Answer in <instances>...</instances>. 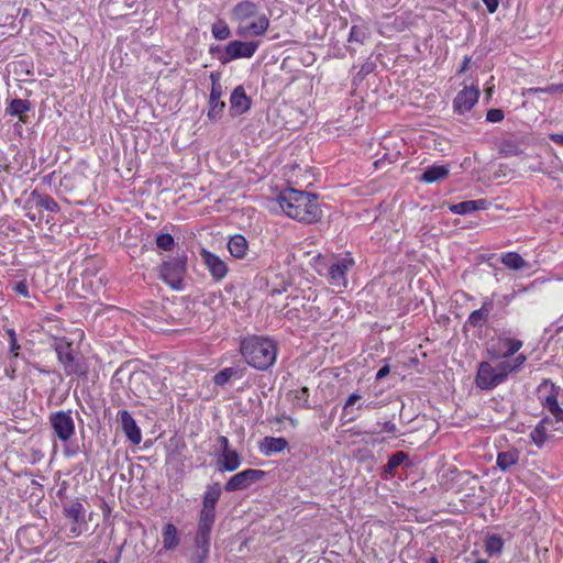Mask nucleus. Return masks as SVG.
<instances>
[{"instance_id": "1", "label": "nucleus", "mask_w": 563, "mask_h": 563, "mask_svg": "<svg viewBox=\"0 0 563 563\" xmlns=\"http://www.w3.org/2000/svg\"><path fill=\"white\" fill-rule=\"evenodd\" d=\"M277 203L292 219L312 223L321 218V209L316 195L288 188L279 194Z\"/></svg>"}, {"instance_id": "2", "label": "nucleus", "mask_w": 563, "mask_h": 563, "mask_svg": "<svg viewBox=\"0 0 563 563\" xmlns=\"http://www.w3.org/2000/svg\"><path fill=\"white\" fill-rule=\"evenodd\" d=\"M231 21L235 24L236 35L244 38L263 36L269 27L268 16L257 3L247 0L233 7Z\"/></svg>"}, {"instance_id": "3", "label": "nucleus", "mask_w": 563, "mask_h": 563, "mask_svg": "<svg viewBox=\"0 0 563 563\" xmlns=\"http://www.w3.org/2000/svg\"><path fill=\"white\" fill-rule=\"evenodd\" d=\"M241 353L250 366L264 371L275 363L277 344L268 338L251 336L242 341Z\"/></svg>"}, {"instance_id": "4", "label": "nucleus", "mask_w": 563, "mask_h": 563, "mask_svg": "<svg viewBox=\"0 0 563 563\" xmlns=\"http://www.w3.org/2000/svg\"><path fill=\"white\" fill-rule=\"evenodd\" d=\"M355 262L350 254L334 258L330 264L325 263L324 257L318 255L313 257V267L321 276H325L333 287L339 289L347 285L346 274L352 269Z\"/></svg>"}, {"instance_id": "5", "label": "nucleus", "mask_w": 563, "mask_h": 563, "mask_svg": "<svg viewBox=\"0 0 563 563\" xmlns=\"http://www.w3.org/2000/svg\"><path fill=\"white\" fill-rule=\"evenodd\" d=\"M509 375V367L499 362L493 365L489 362H482L476 375V385L481 389H493L504 383Z\"/></svg>"}, {"instance_id": "6", "label": "nucleus", "mask_w": 563, "mask_h": 563, "mask_svg": "<svg viewBox=\"0 0 563 563\" xmlns=\"http://www.w3.org/2000/svg\"><path fill=\"white\" fill-rule=\"evenodd\" d=\"M257 48L258 44L255 42L231 41L219 56V60L222 64H228L239 58H251L256 53Z\"/></svg>"}, {"instance_id": "7", "label": "nucleus", "mask_w": 563, "mask_h": 563, "mask_svg": "<svg viewBox=\"0 0 563 563\" xmlns=\"http://www.w3.org/2000/svg\"><path fill=\"white\" fill-rule=\"evenodd\" d=\"M199 255L201 263L214 280L220 282L228 276L229 266L225 260L205 247L200 249Z\"/></svg>"}, {"instance_id": "8", "label": "nucleus", "mask_w": 563, "mask_h": 563, "mask_svg": "<svg viewBox=\"0 0 563 563\" xmlns=\"http://www.w3.org/2000/svg\"><path fill=\"white\" fill-rule=\"evenodd\" d=\"M265 472L255 468L244 470L233 475L225 484L224 489L227 492L243 490L251 487L256 482L263 479Z\"/></svg>"}, {"instance_id": "9", "label": "nucleus", "mask_w": 563, "mask_h": 563, "mask_svg": "<svg viewBox=\"0 0 563 563\" xmlns=\"http://www.w3.org/2000/svg\"><path fill=\"white\" fill-rule=\"evenodd\" d=\"M186 264L181 258L165 262L161 269V276L172 288L180 289Z\"/></svg>"}, {"instance_id": "10", "label": "nucleus", "mask_w": 563, "mask_h": 563, "mask_svg": "<svg viewBox=\"0 0 563 563\" xmlns=\"http://www.w3.org/2000/svg\"><path fill=\"white\" fill-rule=\"evenodd\" d=\"M478 97L479 90L476 85L464 86L453 101L454 111L460 114L470 111L477 103Z\"/></svg>"}, {"instance_id": "11", "label": "nucleus", "mask_w": 563, "mask_h": 563, "mask_svg": "<svg viewBox=\"0 0 563 563\" xmlns=\"http://www.w3.org/2000/svg\"><path fill=\"white\" fill-rule=\"evenodd\" d=\"M52 427L62 441H67L75 432V424L70 412L59 411L51 417Z\"/></svg>"}, {"instance_id": "12", "label": "nucleus", "mask_w": 563, "mask_h": 563, "mask_svg": "<svg viewBox=\"0 0 563 563\" xmlns=\"http://www.w3.org/2000/svg\"><path fill=\"white\" fill-rule=\"evenodd\" d=\"M211 79H212V87H211L210 97H209L208 117H209V119L214 120L223 111L224 102L221 101L222 90H221L220 84L218 82V77L212 74Z\"/></svg>"}, {"instance_id": "13", "label": "nucleus", "mask_w": 563, "mask_h": 563, "mask_svg": "<svg viewBox=\"0 0 563 563\" xmlns=\"http://www.w3.org/2000/svg\"><path fill=\"white\" fill-rule=\"evenodd\" d=\"M119 420L126 438L133 444H140L142 434L133 417L126 410H122L119 412Z\"/></svg>"}, {"instance_id": "14", "label": "nucleus", "mask_w": 563, "mask_h": 563, "mask_svg": "<svg viewBox=\"0 0 563 563\" xmlns=\"http://www.w3.org/2000/svg\"><path fill=\"white\" fill-rule=\"evenodd\" d=\"M230 107L233 114H243L251 108V99L247 97L244 88L238 86L231 93Z\"/></svg>"}, {"instance_id": "15", "label": "nucleus", "mask_w": 563, "mask_h": 563, "mask_svg": "<svg viewBox=\"0 0 563 563\" xmlns=\"http://www.w3.org/2000/svg\"><path fill=\"white\" fill-rule=\"evenodd\" d=\"M228 250L234 258L242 260L247 255L249 243L247 240L241 235L235 234L228 241Z\"/></svg>"}, {"instance_id": "16", "label": "nucleus", "mask_w": 563, "mask_h": 563, "mask_svg": "<svg viewBox=\"0 0 563 563\" xmlns=\"http://www.w3.org/2000/svg\"><path fill=\"white\" fill-rule=\"evenodd\" d=\"M287 441L284 438L266 437L260 444V451L266 456L279 453L287 448Z\"/></svg>"}, {"instance_id": "17", "label": "nucleus", "mask_w": 563, "mask_h": 563, "mask_svg": "<svg viewBox=\"0 0 563 563\" xmlns=\"http://www.w3.org/2000/svg\"><path fill=\"white\" fill-rule=\"evenodd\" d=\"M163 548L166 551L175 550L180 542L177 528L173 523H165L162 529Z\"/></svg>"}, {"instance_id": "18", "label": "nucleus", "mask_w": 563, "mask_h": 563, "mask_svg": "<svg viewBox=\"0 0 563 563\" xmlns=\"http://www.w3.org/2000/svg\"><path fill=\"white\" fill-rule=\"evenodd\" d=\"M242 459L235 450H222L220 464L221 470L233 472L241 465Z\"/></svg>"}, {"instance_id": "19", "label": "nucleus", "mask_w": 563, "mask_h": 563, "mask_svg": "<svg viewBox=\"0 0 563 563\" xmlns=\"http://www.w3.org/2000/svg\"><path fill=\"white\" fill-rule=\"evenodd\" d=\"M449 175V168L444 165L429 166L422 173L420 180L424 183H434L445 178Z\"/></svg>"}, {"instance_id": "20", "label": "nucleus", "mask_w": 563, "mask_h": 563, "mask_svg": "<svg viewBox=\"0 0 563 563\" xmlns=\"http://www.w3.org/2000/svg\"><path fill=\"white\" fill-rule=\"evenodd\" d=\"M518 461H519V452L517 450H508V451L500 452L497 455L496 463H497V466L501 471H507L511 466L516 465L518 463Z\"/></svg>"}, {"instance_id": "21", "label": "nucleus", "mask_w": 563, "mask_h": 563, "mask_svg": "<svg viewBox=\"0 0 563 563\" xmlns=\"http://www.w3.org/2000/svg\"><path fill=\"white\" fill-rule=\"evenodd\" d=\"M500 262L510 269L528 268L529 264L516 252H508L501 255Z\"/></svg>"}, {"instance_id": "22", "label": "nucleus", "mask_w": 563, "mask_h": 563, "mask_svg": "<svg viewBox=\"0 0 563 563\" xmlns=\"http://www.w3.org/2000/svg\"><path fill=\"white\" fill-rule=\"evenodd\" d=\"M221 495V488L219 484H214L208 487L203 497V505L201 510H209L214 512L216 504L218 503Z\"/></svg>"}, {"instance_id": "23", "label": "nucleus", "mask_w": 563, "mask_h": 563, "mask_svg": "<svg viewBox=\"0 0 563 563\" xmlns=\"http://www.w3.org/2000/svg\"><path fill=\"white\" fill-rule=\"evenodd\" d=\"M55 351L60 362L68 364L73 362L71 344L64 339L55 338Z\"/></svg>"}, {"instance_id": "24", "label": "nucleus", "mask_w": 563, "mask_h": 563, "mask_svg": "<svg viewBox=\"0 0 563 563\" xmlns=\"http://www.w3.org/2000/svg\"><path fill=\"white\" fill-rule=\"evenodd\" d=\"M484 200H470L453 205L450 207V210L455 214H466L477 209H482L484 208Z\"/></svg>"}, {"instance_id": "25", "label": "nucleus", "mask_w": 563, "mask_h": 563, "mask_svg": "<svg viewBox=\"0 0 563 563\" xmlns=\"http://www.w3.org/2000/svg\"><path fill=\"white\" fill-rule=\"evenodd\" d=\"M492 308V300L484 301L482 308L474 310L468 317V323L473 327H482Z\"/></svg>"}, {"instance_id": "26", "label": "nucleus", "mask_w": 563, "mask_h": 563, "mask_svg": "<svg viewBox=\"0 0 563 563\" xmlns=\"http://www.w3.org/2000/svg\"><path fill=\"white\" fill-rule=\"evenodd\" d=\"M30 106H31V104H30V101H27V100L13 99V100L10 102V104H9V107H8V109H7V111H8L11 115H19V118H20V120H21V121H25V119H24V117H23V115H24V113H25L26 111H29V110H30Z\"/></svg>"}, {"instance_id": "27", "label": "nucleus", "mask_w": 563, "mask_h": 563, "mask_svg": "<svg viewBox=\"0 0 563 563\" xmlns=\"http://www.w3.org/2000/svg\"><path fill=\"white\" fill-rule=\"evenodd\" d=\"M213 522H214V512H211L209 510H201L198 530L200 531V533L203 538L206 534H210Z\"/></svg>"}, {"instance_id": "28", "label": "nucleus", "mask_w": 563, "mask_h": 563, "mask_svg": "<svg viewBox=\"0 0 563 563\" xmlns=\"http://www.w3.org/2000/svg\"><path fill=\"white\" fill-rule=\"evenodd\" d=\"M64 512H65L66 518L69 519L70 521L85 519V517H84L85 510H84L82 505L79 501H74V503L69 504L68 506H66L64 509Z\"/></svg>"}, {"instance_id": "29", "label": "nucleus", "mask_w": 563, "mask_h": 563, "mask_svg": "<svg viewBox=\"0 0 563 563\" xmlns=\"http://www.w3.org/2000/svg\"><path fill=\"white\" fill-rule=\"evenodd\" d=\"M32 527H23L20 528L16 532V541L22 548H25L26 551H32Z\"/></svg>"}, {"instance_id": "30", "label": "nucleus", "mask_w": 563, "mask_h": 563, "mask_svg": "<svg viewBox=\"0 0 563 563\" xmlns=\"http://www.w3.org/2000/svg\"><path fill=\"white\" fill-rule=\"evenodd\" d=\"M211 33H212L213 37L219 41H224V40L229 38L231 35L230 27L222 20H219L212 24Z\"/></svg>"}, {"instance_id": "31", "label": "nucleus", "mask_w": 563, "mask_h": 563, "mask_svg": "<svg viewBox=\"0 0 563 563\" xmlns=\"http://www.w3.org/2000/svg\"><path fill=\"white\" fill-rule=\"evenodd\" d=\"M504 542L498 536H490L485 541V549L489 555H495L501 552Z\"/></svg>"}, {"instance_id": "32", "label": "nucleus", "mask_w": 563, "mask_h": 563, "mask_svg": "<svg viewBox=\"0 0 563 563\" xmlns=\"http://www.w3.org/2000/svg\"><path fill=\"white\" fill-rule=\"evenodd\" d=\"M368 36V29L365 25H353L350 31L349 42L363 43Z\"/></svg>"}, {"instance_id": "33", "label": "nucleus", "mask_w": 563, "mask_h": 563, "mask_svg": "<svg viewBox=\"0 0 563 563\" xmlns=\"http://www.w3.org/2000/svg\"><path fill=\"white\" fill-rule=\"evenodd\" d=\"M530 438L532 442L538 445L542 446L547 441V428L544 426V422H540L530 433Z\"/></svg>"}, {"instance_id": "34", "label": "nucleus", "mask_w": 563, "mask_h": 563, "mask_svg": "<svg viewBox=\"0 0 563 563\" xmlns=\"http://www.w3.org/2000/svg\"><path fill=\"white\" fill-rule=\"evenodd\" d=\"M145 375L143 373H136V374H133L131 377H130V383H129V386H130V389L139 397V398H142L145 396V391L140 389L137 387V385L140 383H143V380L145 379Z\"/></svg>"}, {"instance_id": "35", "label": "nucleus", "mask_w": 563, "mask_h": 563, "mask_svg": "<svg viewBox=\"0 0 563 563\" xmlns=\"http://www.w3.org/2000/svg\"><path fill=\"white\" fill-rule=\"evenodd\" d=\"M235 373L234 368L227 367L214 375L213 382L214 384L222 386L227 384Z\"/></svg>"}, {"instance_id": "36", "label": "nucleus", "mask_w": 563, "mask_h": 563, "mask_svg": "<svg viewBox=\"0 0 563 563\" xmlns=\"http://www.w3.org/2000/svg\"><path fill=\"white\" fill-rule=\"evenodd\" d=\"M87 529L86 520H76L70 521L69 530H68V537L69 538H77L79 537L84 531Z\"/></svg>"}, {"instance_id": "37", "label": "nucleus", "mask_w": 563, "mask_h": 563, "mask_svg": "<svg viewBox=\"0 0 563 563\" xmlns=\"http://www.w3.org/2000/svg\"><path fill=\"white\" fill-rule=\"evenodd\" d=\"M196 545L202 551V558L197 563H202L203 558L207 556L209 551V534H206L203 538L198 530L196 537Z\"/></svg>"}, {"instance_id": "38", "label": "nucleus", "mask_w": 563, "mask_h": 563, "mask_svg": "<svg viewBox=\"0 0 563 563\" xmlns=\"http://www.w3.org/2000/svg\"><path fill=\"white\" fill-rule=\"evenodd\" d=\"M504 343L507 346V351L503 354V357H509L522 347V342L516 339H506Z\"/></svg>"}, {"instance_id": "39", "label": "nucleus", "mask_w": 563, "mask_h": 563, "mask_svg": "<svg viewBox=\"0 0 563 563\" xmlns=\"http://www.w3.org/2000/svg\"><path fill=\"white\" fill-rule=\"evenodd\" d=\"M156 244L164 251H169L174 247V238L170 234H161L156 239Z\"/></svg>"}, {"instance_id": "40", "label": "nucleus", "mask_w": 563, "mask_h": 563, "mask_svg": "<svg viewBox=\"0 0 563 563\" xmlns=\"http://www.w3.org/2000/svg\"><path fill=\"white\" fill-rule=\"evenodd\" d=\"M526 361H527V356L523 354H519L512 361H503V362H504V365H507L509 367V374H510L511 372L519 369L525 364Z\"/></svg>"}, {"instance_id": "41", "label": "nucleus", "mask_w": 563, "mask_h": 563, "mask_svg": "<svg viewBox=\"0 0 563 563\" xmlns=\"http://www.w3.org/2000/svg\"><path fill=\"white\" fill-rule=\"evenodd\" d=\"M405 459H406V455L402 452H398V453L394 454L388 461V464H387L388 468L389 470L396 468L404 462Z\"/></svg>"}, {"instance_id": "42", "label": "nucleus", "mask_w": 563, "mask_h": 563, "mask_svg": "<svg viewBox=\"0 0 563 563\" xmlns=\"http://www.w3.org/2000/svg\"><path fill=\"white\" fill-rule=\"evenodd\" d=\"M489 122H500L504 119V112L500 109H490L486 115Z\"/></svg>"}, {"instance_id": "43", "label": "nucleus", "mask_w": 563, "mask_h": 563, "mask_svg": "<svg viewBox=\"0 0 563 563\" xmlns=\"http://www.w3.org/2000/svg\"><path fill=\"white\" fill-rule=\"evenodd\" d=\"M548 405L551 412L558 418L562 419L563 410L559 407L558 402L553 398H548Z\"/></svg>"}, {"instance_id": "44", "label": "nucleus", "mask_w": 563, "mask_h": 563, "mask_svg": "<svg viewBox=\"0 0 563 563\" xmlns=\"http://www.w3.org/2000/svg\"><path fill=\"white\" fill-rule=\"evenodd\" d=\"M361 399V395L358 394H352L349 396L345 405H344V411H347L354 404H356Z\"/></svg>"}, {"instance_id": "45", "label": "nucleus", "mask_w": 563, "mask_h": 563, "mask_svg": "<svg viewBox=\"0 0 563 563\" xmlns=\"http://www.w3.org/2000/svg\"><path fill=\"white\" fill-rule=\"evenodd\" d=\"M14 289L16 291V294L23 296V297H27L29 296V290H27V285L23 282H20L18 283L15 286H14Z\"/></svg>"}, {"instance_id": "46", "label": "nucleus", "mask_w": 563, "mask_h": 563, "mask_svg": "<svg viewBox=\"0 0 563 563\" xmlns=\"http://www.w3.org/2000/svg\"><path fill=\"white\" fill-rule=\"evenodd\" d=\"M489 13H495L498 9L499 1L498 0H483Z\"/></svg>"}, {"instance_id": "47", "label": "nucleus", "mask_w": 563, "mask_h": 563, "mask_svg": "<svg viewBox=\"0 0 563 563\" xmlns=\"http://www.w3.org/2000/svg\"><path fill=\"white\" fill-rule=\"evenodd\" d=\"M390 372V368L388 365L383 366L377 373H376V379H383L386 377Z\"/></svg>"}, {"instance_id": "48", "label": "nucleus", "mask_w": 563, "mask_h": 563, "mask_svg": "<svg viewBox=\"0 0 563 563\" xmlns=\"http://www.w3.org/2000/svg\"><path fill=\"white\" fill-rule=\"evenodd\" d=\"M550 139L558 143V144H562L563 145V134H551L550 135Z\"/></svg>"}, {"instance_id": "49", "label": "nucleus", "mask_w": 563, "mask_h": 563, "mask_svg": "<svg viewBox=\"0 0 563 563\" xmlns=\"http://www.w3.org/2000/svg\"><path fill=\"white\" fill-rule=\"evenodd\" d=\"M219 441L221 443L222 450H231L229 448V441L225 437H220Z\"/></svg>"}, {"instance_id": "50", "label": "nucleus", "mask_w": 563, "mask_h": 563, "mask_svg": "<svg viewBox=\"0 0 563 563\" xmlns=\"http://www.w3.org/2000/svg\"><path fill=\"white\" fill-rule=\"evenodd\" d=\"M468 63H470V58L465 57L464 62H463V65H462V68H461V71H464L467 68Z\"/></svg>"}, {"instance_id": "51", "label": "nucleus", "mask_w": 563, "mask_h": 563, "mask_svg": "<svg viewBox=\"0 0 563 563\" xmlns=\"http://www.w3.org/2000/svg\"><path fill=\"white\" fill-rule=\"evenodd\" d=\"M41 205L45 206L46 209H51V205L48 202H44V200H41Z\"/></svg>"}, {"instance_id": "52", "label": "nucleus", "mask_w": 563, "mask_h": 563, "mask_svg": "<svg viewBox=\"0 0 563 563\" xmlns=\"http://www.w3.org/2000/svg\"><path fill=\"white\" fill-rule=\"evenodd\" d=\"M492 90H493V88H492V87H487V88H486V93H487V96H488V97H490V96H492Z\"/></svg>"}, {"instance_id": "53", "label": "nucleus", "mask_w": 563, "mask_h": 563, "mask_svg": "<svg viewBox=\"0 0 563 563\" xmlns=\"http://www.w3.org/2000/svg\"><path fill=\"white\" fill-rule=\"evenodd\" d=\"M551 279H554V280H563V277H561V276H556V275H555V276H553Z\"/></svg>"}, {"instance_id": "54", "label": "nucleus", "mask_w": 563, "mask_h": 563, "mask_svg": "<svg viewBox=\"0 0 563 563\" xmlns=\"http://www.w3.org/2000/svg\"><path fill=\"white\" fill-rule=\"evenodd\" d=\"M475 563H488L486 560H477Z\"/></svg>"}, {"instance_id": "55", "label": "nucleus", "mask_w": 563, "mask_h": 563, "mask_svg": "<svg viewBox=\"0 0 563 563\" xmlns=\"http://www.w3.org/2000/svg\"><path fill=\"white\" fill-rule=\"evenodd\" d=\"M96 563H108V562H106L103 560H98Z\"/></svg>"}, {"instance_id": "56", "label": "nucleus", "mask_w": 563, "mask_h": 563, "mask_svg": "<svg viewBox=\"0 0 563 563\" xmlns=\"http://www.w3.org/2000/svg\"><path fill=\"white\" fill-rule=\"evenodd\" d=\"M432 563H438L435 560H432Z\"/></svg>"}]
</instances>
